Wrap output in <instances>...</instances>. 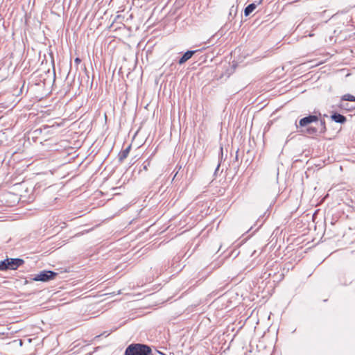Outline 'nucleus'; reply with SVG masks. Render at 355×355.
I'll return each instance as SVG.
<instances>
[{"label":"nucleus","mask_w":355,"mask_h":355,"mask_svg":"<svg viewBox=\"0 0 355 355\" xmlns=\"http://www.w3.org/2000/svg\"><path fill=\"white\" fill-rule=\"evenodd\" d=\"M151 349L149 346L144 344H131L125 351V355H150Z\"/></svg>","instance_id":"nucleus-1"},{"label":"nucleus","mask_w":355,"mask_h":355,"mask_svg":"<svg viewBox=\"0 0 355 355\" xmlns=\"http://www.w3.org/2000/svg\"><path fill=\"white\" fill-rule=\"evenodd\" d=\"M58 273L51 271V270H43L41 271L40 273L35 275L34 277L33 278V280L35 282H49L51 279H53L56 276Z\"/></svg>","instance_id":"nucleus-2"},{"label":"nucleus","mask_w":355,"mask_h":355,"mask_svg":"<svg viewBox=\"0 0 355 355\" xmlns=\"http://www.w3.org/2000/svg\"><path fill=\"white\" fill-rule=\"evenodd\" d=\"M24 261L22 259L15 258V259H6V264L8 267V270H16L19 266L23 265Z\"/></svg>","instance_id":"nucleus-3"},{"label":"nucleus","mask_w":355,"mask_h":355,"mask_svg":"<svg viewBox=\"0 0 355 355\" xmlns=\"http://www.w3.org/2000/svg\"><path fill=\"white\" fill-rule=\"evenodd\" d=\"M318 117L316 115H309L300 120L299 124L302 127L306 126L308 124L313 122H318Z\"/></svg>","instance_id":"nucleus-4"},{"label":"nucleus","mask_w":355,"mask_h":355,"mask_svg":"<svg viewBox=\"0 0 355 355\" xmlns=\"http://www.w3.org/2000/svg\"><path fill=\"white\" fill-rule=\"evenodd\" d=\"M200 50H195V51H187L184 53V55L180 58L178 60L179 64H182L184 62H186L187 60H189L196 52L199 51Z\"/></svg>","instance_id":"nucleus-5"},{"label":"nucleus","mask_w":355,"mask_h":355,"mask_svg":"<svg viewBox=\"0 0 355 355\" xmlns=\"http://www.w3.org/2000/svg\"><path fill=\"white\" fill-rule=\"evenodd\" d=\"M331 119L338 123H345L347 121L346 117L339 113H334L331 116Z\"/></svg>","instance_id":"nucleus-6"},{"label":"nucleus","mask_w":355,"mask_h":355,"mask_svg":"<svg viewBox=\"0 0 355 355\" xmlns=\"http://www.w3.org/2000/svg\"><path fill=\"white\" fill-rule=\"evenodd\" d=\"M318 121H319V123H318V126L316 127L318 134L319 135L324 134L327 131L325 121L324 119H320V120L318 119Z\"/></svg>","instance_id":"nucleus-7"},{"label":"nucleus","mask_w":355,"mask_h":355,"mask_svg":"<svg viewBox=\"0 0 355 355\" xmlns=\"http://www.w3.org/2000/svg\"><path fill=\"white\" fill-rule=\"evenodd\" d=\"M130 148H131V146H129L125 149L121 150L119 153V159L120 162L123 161L128 156V154L130 153Z\"/></svg>","instance_id":"nucleus-8"},{"label":"nucleus","mask_w":355,"mask_h":355,"mask_svg":"<svg viewBox=\"0 0 355 355\" xmlns=\"http://www.w3.org/2000/svg\"><path fill=\"white\" fill-rule=\"evenodd\" d=\"M257 8V4L254 3L249 4L244 10V15L245 17L250 15Z\"/></svg>","instance_id":"nucleus-9"},{"label":"nucleus","mask_w":355,"mask_h":355,"mask_svg":"<svg viewBox=\"0 0 355 355\" xmlns=\"http://www.w3.org/2000/svg\"><path fill=\"white\" fill-rule=\"evenodd\" d=\"M342 101H355V96L352 94H346L341 97Z\"/></svg>","instance_id":"nucleus-10"},{"label":"nucleus","mask_w":355,"mask_h":355,"mask_svg":"<svg viewBox=\"0 0 355 355\" xmlns=\"http://www.w3.org/2000/svg\"><path fill=\"white\" fill-rule=\"evenodd\" d=\"M307 133L311 135H319L317 130V128L315 127H309L306 130Z\"/></svg>","instance_id":"nucleus-11"},{"label":"nucleus","mask_w":355,"mask_h":355,"mask_svg":"<svg viewBox=\"0 0 355 355\" xmlns=\"http://www.w3.org/2000/svg\"><path fill=\"white\" fill-rule=\"evenodd\" d=\"M7 264H6V259L0 261V271H3L8 270Z\"/></svg>","instance_id":"nucleus-12"},{"label":"nucleus","mask_w":355,"mask_h":355,"mask_svg":"<svg viewBox=\"0 0 355 355\" xmlns=\"http://www.w3.org/2000/svg\"><path fill=\"white\" fill-rule=\"evenodd\" d=\"M236 12H237V7L232 6L230 8L229 15L232 16L233 13H234V15H236Z\"/></svg>","instance_id":"nucleus-13"},{"label":"nucleus","mask_w":355,"mask_h":355,"mask_svg":"<svg viewBox=\"0 0 355 355\" xmlns=\"http://www.w3.org/2000/svg\"><path fill=\"white\" fill-rule=\"evenodd\" d=\"M75 63L79 64L81 62V60L79 58H76L74 60Z\"/></svg>","instance_id":"nucleus-14"},{"label":"nucleus","mask_w":355,"mask_h":355,"mask_svg":"<svg viewBox=\"0 0 355 355\" xmlns=\"http://www.w3.org/2000/svg\"><path fill=\"white\" fill-rule=\"evenodd\" d=\"M220 165V163H218V164L217 165V167H216V170H215L214 174H216L217 171H218V169H219Z\"/></svg>","instance_id":"nucleus-15"},{"label":"nucleus","mask_w":355,"mask_h":355,"mask_svg":"<svg viewBox=\"0 0 355 355\" xmlns=\"http://www.w3.org/2000/svg\"><path fill=\"white\" fill-rule=\"evenodd\" d=\"M144 168L145 170H146V169H147V166H146V165H144Z\"/></svg>","instance_id":"nucleus-16"}]
</instances>
